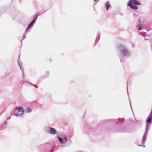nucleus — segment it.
Wrapping results in <instances>:
<instances>
[{"label":"nucleus","instance_id":"f257e3e1","mask_svg":"<svg viewBox=\"0 0 152 152\" xmlns=\"http://www.w3.org/2000/svg\"><path fill=\"white\" fill-rule=\"evenodd\" d=\"M130 1L128 2V5L133 10H137V9L138 7L137 6L133 7L132 5V2L133 3L134 5H140V3L137 1L136 0H129Z\"/></svg>","mask_w":152,"mask_h":152},{"label":"nucleus","instance_id":"f03ea898","mask_svg":"<svg viewBox=\"0 0 152 152\" xmlns=\"http://www.w3.org/2000/svg\"><path fill=\"white\" fill-rule=\"evenodd\" d=\"M23 112V109L22 107H16L14 110V113L16 115H19L22 114Z\"/></svg>","mask_w":152,"mask_h":152},{"label":"nucleus","instance_id":"7ed1b4c3","mask_svg":"<svg viewBox=\"0 0 152 152\" xmlns=\"http://www.w3.org/2000/svg\"><path fill=\"white\" fill-rule=\"evenodd\" d=\"M120 48L122 49L121 52L122 53L123 55L125 56H127L129 54V51L123 45H121Z\"/></svg>","mask_w":152,"mask_h":152},{"label":"nucleus","instance_id":"20e7f679","mask_svg":"<svg viewBox=\"0 0 152 152\" xmlns=\"http://www.w3.org/2000/svg\"><path fill=\"white\" fill-rule=\"evenodd\" d=\"M50 133L52 134H55L56 133V130L53 128H50Z\"/></svg>","mask_w":152,"mask_h":152},{"label":"nucleus","instance_id":"39448f33","mask_svg":"<svg viewBox=\"0 0 152 152\" xmlns=\"http://www.w3.org/2000/svg\"><path fill=\"white\" fill-rule=\"evenodd\" d=\"M35 23L34 20H33L32 22L29 24L27 28L26 29V31H27L33 25V24Z\"/></svg>","mask_w":152,"mask_h":152},{"label":"nucleus","instance_id":"423d86ee","mask_svg":"<svg viewBox=\"0 0 152 152\" xmlns=\"http://www.w3.org/2000/svg\"><path fill=\"white\" fill-rule=\"evenodd\" d=\"M106 8L107 10H108L109 8L110 7L109 1L107 2L105 4Z\"/></svg>","mask_w":152,"mask_h":152},{"label":"nucleus","instance_id":"0eeeda50","mask_svg":"<svg viewBox=\"0 0 152 152\" xmlns=\"http://www.w3.org/2000/svg\"><path fill=\"white\" fill-rule=\"evenodd\" d=\"M152 118V116L151 115H150L149 116V117L148 118L147 121V123H150L151 122V119Z\"/></svg>","mask_w":152,"mask_h":152},{"label":"nucleus","instance_id":"6e6552de","mask_svg":"<svg viewBox=\"0 0 152 152\" xmlns=\"http://www.w3.org/2000/svg\"><path fill=\"white\" fill-rule=\"evenodd\" d=\"M39 15L36 14L34 17L33 20H34L35 22L36 21V20L37 19V17Z\"/></svg>","mask_w":152,"mask_h":152},{"label":"nucleus","instance_id":"1a4fd4ad","mask_svg":"<svg viewBox=\"0 0 152 152\" xmlns=\"http://www.w3.org/2000/svg\"><path fill=\"white\" fill-rule=\"evenodd\" d=\"M58 138L59 139V141L61 143H63V141H62V139L60 138V137H58Z\"/></svg>","mask_w":152,"mask_h":152},{"label":"nucleus","instance_id":"9d476101","mask_svg":"<svg viewBox=\"0 0 152 152\" xmlns=\"http://www.w3.org/2000/svg\"><path fill=\"white\" fill-rule=\"evenodd\" d=\"M137 27H139L138 29L139 30H140L142 27V26L140 25H137Z\"/></svg>","mask_w":152,"mask_h":152},{"label":"nucleus","instance_id":"9b49d317","mask_svg":"<svg viewBox=\"0 0 152 152\" xmlns=\"http://www.w3.org/2000/svg\"><path fill=\"white\" fill-rule=\"evenodd\" d=\"M31 111V110L30 108H28L27 109L26 111L27 112L29 113V112H30Z\"/></svg>","mask_w":152,"mask_h":152},{"label":"nucleus","instance_id":"f8f14e48","mask_svg":"<svg viewBox=\"0 0 152 152\" xmlns=\"http://www.w3.org/2000/svg\"><path fill=\"white\" fill-rule=\"evenodd\" d=\"M64 139L65 140V142H66L67 141V140H66V138L65 137L64 138Z\"/></svg>","mask_w":152,"mask_h":152},{"label":"nucleus","instance_id":"ddd939ff","mask_svg":"<svg viewBox=\"0 0 152 152\" xmlns=\"http://www.w3.org/2000/svg\"><path fill=\"white\" fill-rule=\"evenodd\" d=\"M143 147H145V145H143Z\"/></svg>","mask_w":152,"mask_h":152},{"label":"nucleus","instance_id":"4468645a","mask_svg":"<svg viewBox=\"0 0 152 152\" xmlns=\"http://www.w3.org/2000/svg\"><path fill=\"white\" fill-rule=\"evenodd\" d=\"M139 21L140 22V19L139 20Z\"/></svg>","mask_w":152,"mask_h":152}]
</instances>
